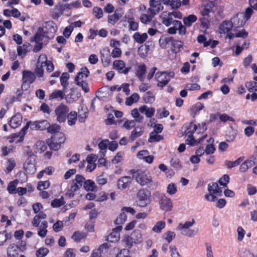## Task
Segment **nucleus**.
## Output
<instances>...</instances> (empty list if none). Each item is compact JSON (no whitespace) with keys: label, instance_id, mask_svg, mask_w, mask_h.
<instances>
[{"label":"nucleus","instance_id":"nucleus-55","mask_svg":"<svg viewBox=\"0 0 257 257\" xmlns=\"http://www.w3.org/2000/svg\"><path fill=\"white\" fill-rule=\"evenodd\" d=\"M61 130V126L56 123L50 125L48 127L47 131L51 134H55L58 133Z\"/></svg>","mask_w":257,"mask_h":257},{"label":"nucleus","instance_id":"nucleus-21","mask_svg":"<svg viewBox=\"0 0 257 257\" xmlns=\"http://www.w3.org/2000/svg\"><path fill=\"white\" fill-rule=\"evenodd\" d=\"M139 111L145 114L147 117H152L154 115L155 109L153 107H149L147 105H143L139 107Z\"/></svg>","mask_w":257,"mask_h":257},{"label":"nucleus","instance_id":"nucleus-39","mask_svg":"<svg viewBox=\"0 0 257 257\" xmlns=\"http://www.w3.org/2000/svg\"><path fill=\"white\" fill-rule=\"evenodd\" d=\"M67 117L68 118V123L69 125H72L75 123L77 117V113L76 111H71L68 114Z\"/></svg>","mask_w":257,"mask_h":257},{"label":"nucleus","instance_id":"nucleus-40","mask_svg":"<svg viewBox=\"0 0 257 257\" xmlns=\"http://www.w3.org/2000/svg\"><path fill=\"white\" fill-rule=\"evenodd\" d=\"M84 187L86 190L92 191H96L97 190L95 183L90 180H88L84 182Z\"/></svg>","mask_w":257,"mask_h":257},{"label":"nucleus","instance_id":"nucleus-26","mask_svg":"<svg viewBox=\"0 0 257 257\" xmlns=\"http://www.w3.org/2000/svg\"><path fill=\"white\" fill-rule=\"evenodd\" d=\"M143 127L140 126H138L132 132L130 138L132 141H134L138 137L141 136L143 135Z\"/></svg>","mask_w":257,"mask_h":257},{"label":"nucleus","instance_id":"nucleus-56","mask_svg":"<svg viewBox=\"0 0 257 257\" xmlns=\"http://www.w3.org/2000/svg\"><path fill=\"white\" fill-rule=\"evenodd\" d=\"M108 140H104L100 142L98 144L99 148L100 150V153H102L103 155L106 152V149L108 145Z\"/></svg>","mask_w":257,"mask_h":257},{"label":"nucleus","instance_id":"nucleus-53","mask_svg":"<svg viewBox=\"0 0 257 257\" xmlns=\"http://www.w3.org/2000/svg\"><path fill=\"white\" fill-rule=\"evenodd\" d=\"M122 241L124 243L125 246L128 248H131L134 243V240L132 239V237L128 235H126L124 236Z\"/></svg>","mask_w":257,"mask_h":257},{"label":"nucleus","instance_id":"nucleus-29","mask_svg":"<svg viewBox=\"0 0 257 257\" xmlns=\"http://www.w3.org/2000/svg\"><path fill=\"white\" fill-rule=\"evenodd\" d=\"M182 47L183 43L181 41L174 40V39H173L172 43L171 46V49L173 52L177 53L180 51Z\"/></svg>","mask_w":257,"mask_h":257},{"label":"nucleus","instance_id":"nucleus-2","mask_svg":"<svg viewBox=\"0 0 257 257\" xmlns=\"http://www.w3.org/2000/svg\"><path fill=\"white\" fill-rule=\"evenodd\" d=\"M174 76V72H158L155 75V79L158 82V87L163 88L169 83L171 78Z\"/></svg>","mask_w":257,"mask_h":257},{"label":"nucleus","instance_id":"nucleus-11","mask_svg":"<svg viewBox=\"0 0 257 257\" xmlns=\"http://www.w3.org/2000/svg\"><path fill=\"white\" fill-rule=\"evenodd\" d=\"M100 54L101 60L103 66L105 67L108 66L111 62V56L109 55V50L107 48L104 49L103 51L100 52Z\"/></svg>","mask_w":257,"mask_h":257},{"label":"nucleus","instance_id":"nucleus-32","mask_svg":"<svg viewBox=\"0 0 257 257\" xmlns=\"http://www.w3.org/2000/svg\"><path fill=\"white\" fill-rule=\"evenodd\" d=\"M165 226L166 222L164 221H159L156 223L154 227L152 228V230L156 233H160Z\"/></svg>","mask_w":257,"mask_h":257},{"label":"nucleus","instance_id":"nucleus-41","mask_svg":"<svg viewBox=\"0 0 257 257\" xmlns=\"http://www.w3.org/2000/svg\"><path fill=\"white\" fill-rule=\"evenodd\" d=\"M196 20L197 17L194 15H191L187 17H185L183 19V22L186 26L190 27L192 25V23L196 22Z\"/></svg>","mask_w":257,"mask_h":257},{"label":"nucleus","instance_id":"nucleus-57","mask_svg":"<svg viewBox=\"0 0 257 257\" xmlns=\"http://www.w3.org/2000/svg\"><path fill=\"white\" fill-rule=\"evenodd\" d=\"M77 85L81 87L82 90L84 93H88L89 91L88 84L86 80L81 81L80 82H75Z\"/></svg>","mask_w":257,"mask_h":257},{"label":"nucleus","instance_id":"nucleus-24","mask_svg":"<svg viewBox=\"0 0 257 257\" xmlns=\"http://www.w3.org/2000/svg\"><path fill=\"white\" fill-rule=\"evenodd\" d=\"M208 190L210 193L221 195L222 191L220 189L217 183H212L208 185Z\"/></svg>","mask_w":257,"mask_h":257},{"label":"nucleus","instance_id":"nucleus-35","mask_svg":"<svg viewBox=\"0 0 257 257\" xmlns=\"http://www.w3.org/2000/svg\"><path fill=\"white\" fill-rule=\"evenodd\" d=\"M208 142L209 144L206 146L205 149V152L207 155L212 154L215 151V148L213 145L214 140L210 138Z\"/></svg>","mask_w":257,"mask_h":257},{"label":"nucleus","instance_id":"nucleus-47","mask_svg":"<svg viewBox=\"0 0 257 257\" xmlns=\"http://www.w3.org/2000/svg\"><path fill=\"white\" fill-rule=\"evenodd\" d=\"M69 78V75L68 73H62L60 77V81L61 85L63 87V89L65 90L68 85V79Z\"/></svg>","mask_w":257,"mask_h":257},{"label":"nucleus","instance_id":"nucleus-46","mask_svg":"<svg viewBox=\"0 0 257 257\" xmlns=\"http://www.w3.org/2000/svg\"><path fill=\"white\" fill-rule=\"evenodd\" d=\"M154 17V16L152 15V14L149 12V10H148L147 14H143L140 18V20L143 23L146 24L151 22Z\"/></svg>","mask_w":257,"mask_h":257},{"label":"nucleus","instance_id":"nucleus-50","mask_svg":"<svg viewBox=\"0 0 257 257\" xmlns=\"http://www.w3.org/2000/svg\"><path fill=\"white\" fill-rule=\"evenodd\" d=\"M163 137L155 132H151L150 134L149 141L150 143L158 142L163 139Z\"/></svg>","mask_w":257,"mask_h":257},{"label":"nucleus","instance_id":"nucleus-61","mask_svg":"<svg viewBox=\"0 0 257 257\" xmlns=\"http://www.w3.org/2000/svg\"><path fill=\"white\" fill-rule=\"evenodd\" d=\"M171 164L174 168L179 170L181 168V164L179 160L177 158H173L171 160Z\"/></svg>","mask_w":257,"mask_h":257},{"label":"nucleus","instance_id":"nucleus-14","mask_svg":"<svg viewBox=\"0 0 257 257\" xmlns=\"http://www.w3.org/2000/svg\"><path fill=\"white\" fill-rule=\"evenodd\" d=\"M22 122V116L20 113H18L11 118L9 121V125L11 127L16 128L19 127Z\"/></svg>","mask_w":257,"mask_h":257},{"label":"nucleus","instance_id":"nucleus-42","mask_svg":"<svg viewBox=\"0 0 257 257\" xmlns=\"http://www.w3.org/2000/svg\"><path fill=\"white\" fill-rule=\"evenodd\" d=\"M80 187L72 183L70 188L68 190L67 195L70 197H72L75 194L78 193Z\"/></svg>","mask_w":257,"mask_h":257},{"label":"nucleus","instance_id":"nucleus-64","mask_svg":"<svg viewBox=\"0 0 257 257\" xmlns=\"http://www.w3.org/2000/svg\"><path fill=\"white\" fill-rule=\"evenodd\" d=\"M116 257H131L128 249H122L117 254Z\"/></svg>","mask_w":257,"mask_h":257},{"label":"nucleus","instance_id":"nucleus-37","mask_svg":"<svg viewBox=\"0 0 257 257\" xmlns=\"http://www.w3.org/2000/svg\"><path fill=\"white\" fill-rule=\"evenodd\" d=\"M47 144L51 149L55 151L58 150L61 146V144L57 142V141L53 138L49 139L47 141Z\"/></svg>","mask_w":257,"mask_h":257},{"label":"nucleus","instance_id":"nucleus-18","mask_svg":"<svg viewBox=\"0 0 257 257\" xmlns=\"http://www.w3.org/2000/svg\"><path fill=\"white\" fill-rule=\"evenodd\" d=\"M89 74V71L86 67L82 68L75 78V82H78L81 81H85Z\"/></svg>","mask_w":257,"mask_h":257},{"label":"nucleus","instance_id":"nucleus-51","mask_svg":"<svg viewBox=\"0 0 257 257\" xmlns=\"http://www.w3.org/2000/svg\"><path fill=\"white\" fill-rule=\"evenodd\" d=\"M127 216L124 212L121 211L119 216L115 220V223L117 225L123 224L126 220Z\"/></svg>","mask_w":257,"mask_h":257},{"label":"nucleus","instance_id":"nucleus-16","mask_svg":"<svg viewBox=\"0 0 257 257\" xmlns=\"http://www.w3.org/2000/svg\"><path fill=\"white\" fill-rule=\"evenodd\" d=\"M122 13L121 9H117L113 15H110L108 18V22L114 25L122 17Z\"/></svg>","mask_w":257,"mask_h":257},{"label":"nucleus","instance_id":"nucleus-5","mask_svg":"<svg viewBox=\"0 0 257 257\" xmlns=\"http://www.w3.org/2000/svg\"><path fill=\"white\" fill-rule=\"evenodd\" d=\"M69 111V109L67 105L63 103L59 104L55 109L57 120L60 123L64 122L66 120Z\"/></svg>","mask_w":257,"mask_h":257},{"label":"nucleus","instance_id":"nucleus-44","mask_svg":"<svg viewBox=\"0 0 257 257\" xmlns=\"http://www.w3.org/2000/svg\"><path fill=\"white\" fill-rule=\"evenodd\" d=\"M132 116L135 118V121L138 122L143 121L144 117L140 115L139 110L137 108H134L131 111Z\"/></svg>","mask_w":257,"mask_h":257},{"label":"nucleus","instance_id":"nucleus-12","mask_svg":"<svg viewBox=\"0 0 257 257\" xmlns=\"http://www.w3.org/2000/svg\"><path fill=\"white\" fill-rule=\"evenodd\" d=\"M36 76L33 72L29 70L23 72L22 80L25 83L32 84L35 80Z\"/></svg>","mask_w":257,"mask_h":257},{"label":"nucleus","instance_id":"nucleus-36","mask_svg":"<svg viewBox=\"0 0 257 257\" xmlns=\"http://www.w3.org/2000/svg\"><path fill=\"white\" fill-rule=\"evenodd\" d=\"M46 217V215L42 212H39V213L36 215L32 222L33 225L38 227L40 222V219H45Z\"/></svg>","mask_w":257,"mask_h":257},{"label":"nucleus","instance_id":"nucleus-52","mask_svg":"<svg viewBox=\"0 0 257 257\" xmlns=\"http://www.w3.org/2000/svg\"><path fill=\"white\" fill-rule=\"evenodd\" d=\"M120 234L117 231H112V232L108 236L107 240L110 242H115L119 240Z\"/></svg>","mask_w":257,"mask_h":257},{"label":"nucleus","instance_id":"nucleus-25","mask_svg":"<svg viewBox=\"0 0 257 257\" xmlns=\"http://www.w3.org/2000/svg\"><path fill=\"white\" fill-rule=\"evenodd\" d=\"M65 92L64 90H55L52 93L49 95V98L50 100L57 99L61 100L64 98Z\"/></svg>","mask_w":257,"mask_h":257},{"label":"nucleus","instance_id":"nucleus-45","mask_svg":"<svg viewBox=\"0 0 257 257\" xmlns=\"http://www.w3.org/2000/svg\"><path fill=\"white\" fill-rule=\"evenodd\" d=\"M204 105L202 103L200 102H197L192 107L191 109V114L193 116H194L196 113L202 109Z\"/></svg>","mask_w":257,"mask_h":257},{"label":"nucleus","instance_id":"nucleus-8","mask_svg":"<svg viewBox=\"0 0 257 257\" xmlns=\"http://www.w3.org/2000/svg\"><path fill=\"white\" fill-rule=\"evenodd\" d=\"M162 18V23L167 27L173 25L175 26H179L181 25V22L178 20H174L173 17L166 12L161 14Z\"/></svg>","mask_w":257,"mask_h":257},{"label":"nucleus","instance_id":"nucleus-15","mask_svg":"<svg viewBox=\"0 0 257 257\" xmlns=\"http://www.w3.org/2000/svg\"><path fill=\"white\" fill-rule=\"evenodd\" d=\"M232 27V23L230 21H224L219 26V32L224 34L228 33Z\"/></svg>","mask_w":257,"mask_h":257},{"label":"nucleus","instance_id":"nucleus-20","mask_svg":"<svg viewBox=\"0 0 257 257\" xmlns=\"http://www.w3.org/2000/svg\"><path fill=\"white\" fill-rule=\"evenodd\" d=\"M197 127L198 126L196 124L191 122L184 125L182 127V131H183L184 134H193Z\"/></svg>","mask_w":257,"mask_h":257},{"label":"nucleus","instance_id":"nucleus-30","mask_svg":"<svg viewBox=\"0 0 257 257\" xmlns=\"http://www.w3.org/2000/svg\"><path fill=\"white\" fill-rule=\"evenodd\" d=\"M133 38L136 42L142 44L146 40L148 35L145 33L141 34L139 32H136L134 35Z\"/></svg>","mask_w":257,"mask_h":257},{"label":"nucleus","instance_id":"nucleus-27","mask_svg":"<svg viewBox=\"0 0 257 257\" xmlns=\"http://www.w3.org/2000/svg\"><path fill=\"white\" fill-rule=\"evenodd\" d=\"M132 239L134 240L135 243H140L143 241L142 235L139 230H135L131 233Z\"/></svg>","mask_w":257,"mask_h":257},{"label":"nucleus","instance_id":"nucleus-17","mask_svg":"<svg viewBox=\"0 0 257 257\" xmlns=\"http://www.w3.org/2000/svg\"><path fill=\"white\" fill-rule=\"evenodd\" d=\"M19 247L14 243L11 244L7 248V257H18Z\"/></svg>","mask_w":257,"mask_h":257},{"label":"nucleus","instance_id":"nucleus-48","mask_svg":"<svg viewBox=\"0 0 257 257\" xmlns=\"http://www.w3.org/2000/svg\"><path fill=\"white\" fill-rule=\"evenodd\" d=\"M143 99L146 103H151L155 100V97L152 92L148 91L143 96Z\"/></svg>","mask_w":257,"mask_h":257},{"label":"nucleus","instance_id":"nucleus-54","mask_svg":"<svg viewBox=\"0 0 257 257\" xmlns=\"http://www.w3.org/2000/svg\"><path fill=\"white\" fill-rule=\"evenodd\" d=\"M18 184L17 180H14L10 183L8 187V190L10 194L16 193V186Z\"/></svg>","mask_w":257,"mask_h":257},{"label":"nucleus","instance_id":"nucleus-10","mask_svg":"<svg viewBox=\"0 0 257 257\" xmlns=\"http://www.w3.org/2000/svg\"><path fill=\"white\" fill-rule=\"evenodd\" d=\"M133 177L123 176L117 180V187L119 189H123L128 187L133 180Z\"/></svg>","mask_w":257,"mask_h":257},{"label":"nucleus","instance_id":"nucleus-38","mask_svg":"<svg viewBox=\"0 0 257 257\" xmlns=\"http://www.w3.org/2000/svg\"><path fill=\"white\" fill-rule=\"evenodd\" d=\"M139 98V94L137 93H134L130 97L126 98L125 104L130 106L134 103L137 102Z\"/></svg>","mask_w":257,"mask_h":257},{"label":"nucleus","instance_id":"nucleus-28","mask_svg":"<svg viewBox=\"0 0 257 257\" xmlns=\"http://www.w3.org/2000/svg\"><path fill=\"white\" fill-rule=\"evenodd\" d=\"M183 135L187 137V138L186 140V144L191 146L199 143L201 141L204 140L206 137V135H205L201 139L199 140V141H197V140H195L194 137L193 136V134H183Z\"/></svg>","mask_w":257,"mask_h":257},{"label":"nucleus","instance_id":"nucleus-34","mask_svg":"<svg viewBox=\"0 0 257 257\" xmlns=\"http://www.w3.org/2000/svg\"><path fill=\"white\" fill-rule=\"evenodd\" d=\"M47 222L46 221H43L40 226V229L38 232V234L41 237H45L47 233Z\"/></svg>","mask_w":257,"mask_h":257},{"label":"nucleus","instance_id":"nucleus-60","mask_svg":"<svg viewBox=\"0 0 257 257\" xmlns=\"http://www.w3.org/2000/svg\"><path fill=\"white\" fill-rule=\"evenodd\" d=\"M48 61L46 55L43 54L40 55L37 65H38V66H43L44 67L45 64L47 63Z\"/></svg>","mask_w":257,"mask_h":257},{"label":"nucleus","instance_id":"nucleus-58","mask_svg":"<svg viewBox=\"0 0 257 257\" xmlns=\"http://www.w3.org/2000/svg\"><path fill=\"white\" fill-rule=\"evenodd\" d=\"M29 124L30 123L28 122L26 125L21 129V130L19 132V133L15 134L17 137H20V138L21 139V141L23 140V138L25 134H26L27 130L30 127Z\"/></svg>","mask_w":257,"mask_h":257},{"label":"nucleus","instance_id":"nucleus-63","mask_svg":"<svg viewBox=\"0 0 257 257\" xmlns=\"http://www.w3.org/2000/svg\"><path fill=\"white\" fill-rule=\"evenodd\" d=\"M171 257H182L175 245L169 247Z\"/></svg>","mask_w":257,"mask_h":257},{"label":"nucleus","instance_id":"nucleus-62","mask_svg":"<svg viewBox=\"0 0 257 257\" xmlns=\"http://www.w3.org/2000/svg\"><path fill=\"white\" fill-rule=\"evenodd\" d=\"M49 253V250L47 248L42 247L39 248L36 252L37 257H44Z\"/></svg>","mask_w":257,"mask_h":257},{"label":"nucleus","instance_id":"nucleus-3","mask_svg":"<svg viewBox=\"0 0 257 257\" xmlns=\"http://www.w3.org/2000/svg\"><path fill=\"white\" fill-rule=\"evenodd\" d=\"M151 193L148 190H140L137 196V204L141 207H145L151 202Z\"/></svg>","mask_w":257,"mask_h":257},{"label":"nucleus","instance_id":"nucleus-9","mask_svg":"<svg viewBox=\"0 0 257 257\" xmlns=\"http://www.w3.org/2000/svg\"><path fill=\"white\" fill-rule=\"evenodd\" d=\"M159 204L160 208L166 211L171 210L172 207V202L171 199L164 195L160 196Z\"/></svg>","mask_w":257,"mask_h":257},{"label":"nucleus","instance_id":"nucleus-49","mask_svg":"<svg viewBox=\"0 0 257 257\" xmlns=\"http://www.w3.org/2000/svg\"><path fill=\"white\" fill-rule=\"evenodd\" d=\"M40 42H43V44L45 42H46L48 38H46V36H45V35L42 32H39V30L38 29L37 33L36 34L34 37V41H37V40H38Z\"/></svg>","mask_w":257,"mask_h":257},{"label":"nucleus","instance_id":"nucleus-31","mask_svg":"<svg viewBox=\"0 0 257 257\" xmlns=\"http://www.w3.org/2000/svg\"><path fill=\"white\" fill-rule=\"evenodd\" d=\"M177 229L180 231V233L185 236L192 237L194 234V230L190 228H186L181 226H178Z\"/></svg>","mask_w":257,"mask_h":257},{"label":"nucleus","instance_id":"nucleus-1","mask_svg":"<svg viewBox=\"0 0 257 257\" xmlns=\"http://www.w3.org/2000/svg\"><path fill=\"white\" fill-rule=\"evenodd\" d=\"M131 173L136 182L141 186H147L149 187H155L157 184L153 180L150 173L145 171L131 170Z\"/></svg>","mask_w":257,"mask_h":257},{"label":"nucleus","instance_id":"nucleus-6","mask_svg":"<svg viewBox=\"0 0 257 257\" xmlns=\"http://www.w3.org/2000/svg\"><path fill=\"white\" fill-rule=\"evenodd\" d=\"M24 169L29 174H34L36 171V156L34 155H30L26 159L24 164Z\"/></svg>","mask_w":257,"mask_h":257},{"label":"nucleus","instance_id":"nucleus-4","mask_svg":"<svg viewBox=\"0 0 257 257\" xmlns=\"http://www.w3.org/2000/svg\"><path fill=\"white\" fill-rule=\"evenodd\" d=\"M39 32H42L46 38H53L56 32V27L53 21H48L45 24L42 28H39Z\"/></svg>","mask_w":257,"mask_h":257},{"label":"nucleus","instance_id":"nucleus-22","mask_svg":"<svg viewBox=\"0 0 257 257\" xmlns=\"http://www.w3.org/2000/svg\"><path fill=\"white\" fill-rule=\"evenodd\" d=\"M150 8L148 10L150 14L155 16L157 14L163 10L162 5L155 4L154 3H150Z\"/></svg>","mask_w":257,"mask_h":257},{"label":"nucleus","instance_id":"nucleus-33","mask_svg":"<svg viewBox=\"0 0 257 257\" xmlns=\"http://www.w3.org/2000/svg\"><path fill=\"white\" fill-rule=\"evenodd\" d=\"M175 233L172 231H168L162 235V238L166 240L168 243H170L175 238Z\"/></svg>","mask_w":257,"mask_h":257},{"label":"nucleus","instance_id":"nucleus-59","mask_svg":"<svg viewBox=\"0 0 257 257\" xmlns=\"http://www.w3.org/2000/svg\"><path fill=\"white\" fill-rule=\"evenodd\" d=\"M50 182L49 181H40L38 183L37 189L39 190H44L49 187Z\"/></svg>","mask_w":257,"mask_h":257},{"label":"nucleus","instance_id":"nucleus-19","mask_svg":"<svg viewBox=\"0 0 257 257\" xmlns=\"http://www.w3.org/2000/svg\"><path fill=\"white\" fill-rule=\"evenodd\" d=\"M173 38L169 36H162L159 40L160 46L164 49L169 47L171 46Z\"/></svg>","mask_w":257,"mask_h":257},{"label":"nucleus","instance_id":"nucleus-13","mask_svg":"<svg viewBox=\"0 0 257 257\" xmlns=\"http://www.w3.org/2000/svg\"><path fill=\"white\" fill-rule=\"evenodd\" d=\"M243 15L240 13L236 14L235 16L232 18L231 23H232L233 26L235 27H239L243 26L246 22L245 19L243 17Z\"/></svg>","mask_w":257,"mask_h":257},{"label":"nucleus","instance_id":"nucleus-23","mask_svg":"<svg viewBox=\"0 0 257 257\" xmlns=\"http://www.w3.org/2000/svg\"><path fill=\"white\" fill-rule=\"evenodd\" d=\"M146 72V66L145 64H142L138 66L136 70V76L141 81H144Z\"/></svg>","mask_w":257,"mask_h":257},{"label":"nucleus","instance_id":"nucleus-7","mask_svg":"<svg viewBox=\"0 0 257 257\" xmlns=\"http://www.w3.org/2000/svg\"><path fill=\"white\" fill-rule=\"evenodd\" d=\"M113 67L119 73L125 75L127 74L131 69V67H126L124 61L121 60H115L113 63Z\"/></svg>","mask_w":257,"mask_h":257},{"label":"nucleus","instance_id":"nucleus-43","mask_svg":"<svg viewBox=\"0 0 257 257\" xmlns=\"http://www.w3.org/2000/svg\"><path fill=\"white\" fill-rule=\"evenodd\" d=\"M244 157L242 156L238 158L237 160L234 161H227L225 163L226 165L228 168H231L234 167H236L239 165L244 159Z\"/></svg>","mask_w":257,"mask_h":257}]
</instances>
